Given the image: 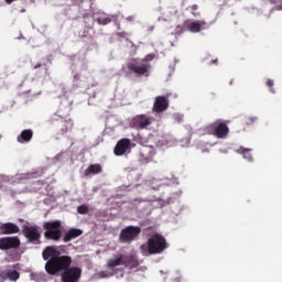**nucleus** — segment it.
Returning <instances> with one entry per match:
<instances>
[{
	"label": "nucleus",
	"instance_id": "nucleus-1",
	"mask_svg": "<svg viewBox=\"0 0 282 282\" xmlns=\"http://www.w3.org/2000/svg\"><path fill=\"white\" fill-rule=\"evenodd\" d=\"M42 257L44 261H46L45 270L47 274H51L52 276L65 272L72 267V257L62 256L61 251L54 246L46 247L42 252Z\"/></svg>",
	"mask_w": 282,
	"mask_h": 282
},
{
	"label": "nucleus",
	"instance_id": "nucleus-2",
	"mask_svg": "<svg viewBox=\"0 0 282 282\" xmlns=\"http://www.w3.org/2000/svg\"><path fill=\"white\" fill-rule=\"evenodd\" d=\"M166 248V238L160 234H154L148 239L147 243L140 246L143 257H150V254H162Z\"/></svg>",
	"mask_w": 282,
	"mask_h": 282
},
{
	"label": "nucleus",
	"instance_id": "nucleus-3",
	"mask_svg": "<svg viewBox=\"0 0 282 282\" xmlns=\"http://www.w3.org/2000/svg\"><path fill=\"white\" fill-rule=\"evenodd\" d=\"M51 122H56V127L59 129V133H62V135L69 133V131L74 129V120L69 118L68 112L63 115V110H58L51 119Z\"/></svg>",
	"mask_w": 282,
	"mask_h": 282
},
{
	"label": "nucleus",
	"instance_id": "nucleus-4",
	"mask_svg": "<svg viewBox=\"0 0 282 282\" xmlns=\"http://www.w3.org/2000/svg\"><path fill=\"white\" fill-rule=\"evenodd\" d=\"M43 228L45 230V239L61 241V237H63V230H61V228H63V223H61V220L46 221L44 223Z\"/></svg>",
	"mask_w": 282,
	"mask_h": 282
},
{
	"label": "nucleus",
	"instance_id": "nucleus-5",
	"mask_svg": "<svg viewBox=\"0 0 282 282\" xmlns=\"http://www.w3.org/2000/svg\"><path fill=\"white\" fill-rule=\"evenodd\" d=\"M207 131L210 135H215V138L224 139L230 133V128H228L227 122L217 120L207 127Z\"/></svg>",
	"mask_w": 282,
	"mask_h": 282
},
{
	"label": "nucleus",
	"instance_id": "nucleus-6",
	"mask_svg": "<svg viewBox=\"0 0 282 282\" xmlns=\"http://www.w3.org/2000/svg\"><path fill=\"white\" fill-rule=\"evenodd\" d=\"M141 232L142 228L139 226H128L121 230L119 241L121 243H131L132 241H135L138 237H140Z\"/></svg>",
	"mask_w": 282,
	"mask_h": 282
},
{
	"label": "nucleus",
	"instance_id": "nucleus-7",
	"mask_svg": "<svg viewBox=\"0 0 282 282\" xmlns=\"http://www.w3.org/2000/svg\"><path fill=\"white\" fill-rule=\"evenodd\" d=\"M128 69L135 74V76H149L151 64L144 63V61L132 59L128 63Z\"/></svg>",
	"mask_w": 282,
	"mask_h": 282
},
{
	"label": "nucleus",
	"instance_id": "nucleus-8",
	"mask_svg": "<svg viewBox=\"0 0 282 282\" xmlns=\"http://www.w3.org/2000/svg\"><path fill=\"white\" fill-rule=\"evenodd\" d=\"M22 235L28 239L29 243L39 246L41 243V232H39V227L23 225Z\"/></svg>",
	"mask_w": 282,
	"mask_h": 282
},
{
	"label": "nucleus",
	"instance_id": "nucleus-9",
	"mask_svg": "<svg viewBox=\"0 0 282 282\" xmlns=\"http://www.w3.org/2000/svg\"><path fill=\"white\" fill-rule=\"evenodd\" d=\"M83 275V269L79 267H68L62 273V282H78Z\"/></svg>",
	"mask_w": 282,
	"mask_h": 282
},
{
	"label": "nucleus",
	"instance_id": "nucleus-10",
	"mask_svg": "<svg viewBox=\"0 0 282 282\" xmlns=\"http://www.w3.org/2000/svg\"><path fill=\"white\" fill-rule=\"evenodd\" d=\"M153 122V118L147 116V115H137L134 116L131 121L130 126L132 129H147L148 127H151Z\"/></svg>",
	"mask_w": 282,
	"mask_h": 282
},
{
	"label": "nucleus",
	"instance_id": "nucleus-11",
	"mask_svg": "<svg viewBox=\"0 0 282 282\" xmlns=\"http://www.w3.org/2000/svg\"><path fill=\"white\" fill-rule=\"evenodd\" d=\"M169 96H158L154 99L152 111H154V113H164V111L169 109Z\"/></svg>",
	"mask_w": 282,
	"mask_h": 282
},
{
	"label": "nucleus",
	"instance_id": "nucleus-12",
	"mask_svg": "<svg viewBox=\"0 0 282 282\" xmlns=\"http://www.w3.org/2000/svg\"><path fill=\"white\" fill-rule=\"evenodd\" d=\"M21 246L19 237H3L0 238V250H12Z\"/></svg>",
	"mask_w": 282,
	"mask_h": 282
},
{
	"label": "nucleus",
	"instance_id": "nucleus-13",
	"mask_svg": "<svg viewBox=\"0 0 282 282\" xmlns=\"http://www.w3.org/2000/svg\"><path fill=\"white\" fill-rule=\"evenodd\" d=\"M206 28V21L198 20V21H191L186 20L183 25V30H187L188 32H192V34H197L202 30Z\"/></svg>",
	"mask_w": 282,
	"mask_h": 282
},
{
	"label": "nucleus",
	"instance_id": "nucleus-14",
	"mask_svg": "<svg viewBox=\"0 0 282 282\" xmlns=\"http://www.w3.org/2000/svg\"><path fill=\"white\" fill-rule=\"evenodd\" d=\"M129 149H131V140L129 139H121L117 142L115 149H113V153L115 155H124L127 153V151H129Z\"/></svg>",
	"mask_w": 282,
	"mask_h": 282
},
{
	"label": "nucleus",
	"instance_id": "nucleus-15",
	"mask_svg": "<svg viewBox=\"0 0 282 282\" xmlns=\"http://www.w3.org/2000/svg\"><path fill=\"white\" fill-rule=\"evenodd\" d=\"M155 156V148L152 145H143L140 149V158L143 162H153V158Z\"/></svg>",
	"mask_w": 282,
	"mask_h": 282
},
{
	"label": "nucleus",
	"instance_id": "nucleus-16",
	"mask_svg": "<svg viewBox=\"0 0 282 282\" xmlns=\"http://www.w3.org/2000/svg\"><path fill=\"white\" fill-rule=\"evenodd\" d=\"M1 235H17L21 232V228L14 223H3L0 225Z\"/></svg>",
	"mask_w": 282,
	"mask_h": 282
},
{
	"label": "nucleus",
	"instance_id": "nucleus-17",
	"mask_svg": "<svg viewBox=\"0 0 282 282\" xmlns=\"http://www.w3.org/2000/svg\"><path fill=\"white\" fill-rule=\"evenodd\" d=\"M1 279L9 281H19V279H21V273H19V271L17 270L4 269L0 271V282Z\"/></svg>",
	"mask_w": 282,
	"mask_h": 282
},
{
	"label": "nucleus",
	"instance_id": "nucleus-18",
	"mask_svg": "<svg viewBox=\"0 0 282 282\" xmlns=\"http://www.w3.org/2000/svg\"><path fill=\"white\" fill-rule=\"evenodd\" d=\"M34 138V131L32 129L22 130L21 133L17 137V142L19 144H28L32 142Z\"/></svg>",
	"mask_w": 282,
	"mask_h": 282
},
{
	"label": "nucleus",
	"instance_id": "nucleus-19",
	"mask_svg": "<svg viewBox=\"0 0 282 282\" xmlns=\"http://www.w3.org/2000/svg\"><path fill=\"white\" fill-rule=\"evenodd\" d=\"M83 235V230L76 229V228H70L64 236L63 241L64 243H69L72 239H76Z\"/></svg>",
	"mask_w": 282,
	"mask_h": 282
},
{
	"label": "nucleus",
	"instance_id": "nucleus-20",
	"mask_svg": "<svg viewBox=\"0 0 282 282\" xmlns=\"http://www.w3.org/2000/svg\"><path fill=\"white\" fill-rule=\"evenodd\" d=\"M123 265L124 268L133 270L134 268H138L140 265V262L138 261V258H135V256H123Z\"/></svg>",
	"mask_w": 282,
	"mask_h": 282
},
{
	"label": "nucleus",
	"instance_id": "nucleus-21",
	"mask_svg": "<svg viewBox=\"0 0 282 282\" xmlns=\"http://www.w3.org/2000/svg\"><path fill=\"white\" fill-rule=\"evenodd\" d=\"M118 265H124V254H117L107 262L108 268H118Z\"/></svg>",
	"mask_w": 282,
	"mask_h": 282
},
{
	"label": "nucleus",
	"instance_id": "nucleus-22",
	"mask_svg": "<svg viewBox=\"0 0 282 282\" xmlns=\"http://www.w3.org/2000/svg\"><path fill=\"white\" fill-rule=\"evenodd\" d=\"M100 173H102V165H100V164H91V165H89L86 170H85V172H84V175L86 176V177H89V175H98V174H100Z\"/></svg>",
	"mask_w": 282,
	"mask_h": 282
},
{
	"label": "nucleus",
	"instance_id": "nucleus-23",
	"mask_svg": "<svg viewBox=\"0 0 282 282\" xmlns=\"http://www.w3.org/2000/svg\"><path fill=\"white\" fill-rule=\"evenodd\" d=\"M237 153L242 155L245 160H248L249 162H252V149L240 147L237 150Z\"/></svg>",
	"mask_w": 282,
	"mask_h": 282
},
{
	"label": "nucleus",
	"instance_id": "nucleus-24",
	"mask_svg": "<svg viewBox=\"0 0 282 282\" xmlns=\"http://www.w3.org/2000/svg\"><path fill=\"white\" fill-rule=\"evenodd\" d=\"M241 122H242L243 127H252V124H254V122H257V117L246 116L242 118Z\"/></svg>",
	"mask_w": 282,
	"mask_h": 282
},
{
	"label": "nucleus",
	"instance_id": "nucleus-25",
	"mask_svg": "<svg viewBox=\"0 0 282 282\" xmlns=\"http://www.w3.org/2000/svg\"><path fill=\"white\" fill-rule=\"evenodd\" d=\"M97 23L99 25H109V23H111V18H109L107 15H101V17L97 18Z\"/></svg>",
	"mask_w": 282,
	"mask_h": 282
},
{
	"label": "nucleus",
	"instance_id": "nucleus-26",
	"mask_svg": "<svg viewBox=\"0 0 282 282\" xmlns=\"http://www.w3.org/2000/svg\"><path fill=\"white\" fill-rule=\"evenodd\" d=\"M77 213H79V215H87L89 213V207H87V205H80L77 208Z\"/></svg>",
	"mask_w": 282,
	"mask_h": 282
},
{
	"label": "nucleus",
	"instance_id": "nucleus-27",
	"mask_svg": "<svg viewBox=\"0 0 282 282\" xmlns=\"http://www.w3.org/2000/svg\"><path fill=\"white\" fill-rule=\"evenodd\" d=\"M265 85H267V87H269V91L271 93V94H276V91L274 90V80H272V79H267V82H265Z\"/></svg>",
	"mask_w": 282,
	"mask_h": 282
},
{
	"label": "nucleus",
	"instance_id": "nucleus-28",
	"mask_svg": "<svg viewBox=\"0 0 282 282\" xmlns=\"http://www.w3.org/2000/svg\"><path fill=\"white\" fill-rule=\"evenodd\" d=\"M198 9H199V7L197 4H193L191 7L193 17H199V12H197Z\"/></svg>",
	"mask_w": 282,
	"mask_h": 282
},
{
	"label": "nucleus",
	"instance_id": "nucleus-29",
	"mask_svg": "<svg viewBox=\"0 0 282 282\" xmlns=\"http://www.w3.org/2000/svg\"><path fill=\"white\" fill-rule=\"evenodd\" d=\"M155 58V55L154 54H149V55H147L143 59H141V61H143V63H149V62H151V61H153Z\"/></svg>",
	"mask_w": 282,
	"mask_h": 282
},
{
	"label": "nucleus",
	"instance_id": "nucleus-30",
	"mask_svg": "<svg viewBox=\"0 0 282 282\" xmlns=\"http://www.w3.org/2000/svg\"><path fill=\"white\" fill-rule=\"evenodd\" d=\"M41 67H45V72H47V65L46 64H41V63H37L33 66V69H39Z\"/></svg>",
	"mask_w": 282,
	"mask_h": 282
},
{
	"label": "nucleus",
	"instance_id": "nucleus-31",
	"mask_svg": "<svg viewBox=\"0 0 282 282\" xmlns=\"http://www.w3.org/2000/svg\"><path fill=\"white\" fill-rule=\"evenodd\" d=\"M87 34H89V28H85V29H84V33H83V35H82V39L87 37Z\"/></svg>",
	"mask_w": 282,
	"mask_h": 282
},
{
	"label": "nucleus",
	"instance_id": "nucleus-32",
	"mask_svg": "<svg viewBox=\"0 0 282 282\" xmlns=\"http://www.w3.org/2000/svg\"><path fill=\"white\" fill-rule=\"evenodd\" d=\"M117 36L124 39V36H127V32H119V33H117Z\"/></svg>",
	"mask_w": 282,
	"mask_h": 282
},
{
	"label": "nucleus",
	"instance_id": "nucleus-33",
	"mask_svg": "<svg viewBox=\"0 0 282 282\" xmlns=\"http://www.w3.org/2000/svg\"><path fill=\"white\" fill-rule=\"evenodd\" d=\"M74 80H80V74H75L74 75Z\"/></svg>",
	"mask_w": 282,
	"mask_h": 282
},
{
	"label": "nucleus",
	"instance_id": "nucleus-34",
	"mask_svg": "<svg viewBox=\"0 0 282 282\" xmlns=\"http://www.w3.org/2000/svg\"><path fill=\"white\" fill-rule=\"evenodd\" d=\"M182 281H184V279L182 276H178V278L174 279L173 282H182Z\"/></svg>",
	"mask_w": 282,
	"mask_h": 282
},
{
	"label": "nucleus",
	"instance_id": "nucleus-35",
	"mask_svg": "<svg viewBox=\"0 0 282 282\" xmlns=\"http://www.w3.org/2000/svg\"><path fill=\"white\" fill-rule=\"evenodd\" d=\"M217 63H218V59L216 58V59H213V61H212L210 65H213V64H214V65H217Z\"/></svg>",
	"mask_w": 282,
	"mask_h": 282
},
{
	"label": "nucleus",
	"instance_id": "nucleus-36",
	"mask_svg": "<svg viewBox=\"0 0 282 282\" xmlns=\"http://www.w3.org/2000/svg\"><path fill=\"white\" fill-rule=\"evenodd\" d=\"M275 10H282V4L276 6Z\"/></svg>",
	"mask_w": 282,
	"mask_h": 282
},
{
	"label": "nucleus",
	"instance_id": "nucleus-37",
	"mask_svg": "<svg viewBox=\"0 0 282 282\" xmlns=\"http://www.w3.org/2000/svg\"><path fill=\"white\" fill-rule=\"evenodd\" d=\"M89 41H90V43H93V44L95 43V42H94V37H93L91 35H89Z\"/></svg>",
	"mask_w": 282,
	"mask_h": 282
},
{
	"label": "nucleus",
	"instance_id": "nucleus-38",
	"mask_svg": "<svg viewBox=\"0 0 282 282\" xmlns=\"http://www.w3.org/2000/svg\"><path fill=\"white\" fill-rule=\"evenodd\" d=\"M270 3H276V0H269Z\"/></svg>",
	"mask_w": 282,
	"mask_h": 282
},
{
	"label": "nucleus",
	"instance_id": "nucleus-39",
	"mask_svg": "<svg viewBox=\"0 0 282 282\" xmlns=\"http://www.w3.org/2000/svg\"><path fill=\"white\" fill-rule=\"evenodd\" d=\"M128 21H133V18H132V17H129V18H128Z\"/></svg>",
	"mask_w": 282,
	"mask_h": 282
},
{
	"label": "nucleus",
	"instance_id": "nucleus-40",
	"mask_svg": "<svg viewBox=\"0 0 282 282\" xmlns=\"http://www.w3.org/2000/svg\"><path fill=\"white\" fill-rule=\"evenodd\" d=\"M117 30H120V23H117Z\"/></svg>",
	"mask_w": 282,
	"mask_h": 282
},
{
	"label": "nucleus",
	"instance_id": "nucleus-41",
	"mask_svg": "<svg viewBox=\"0 0 282 282\" xmlns=\"http://www.w3.org/2000/svg\"><path fill=\"white\" fill-rule=\"evenodd\" d=\"M1 232H2V231H1V229H0V235H2Z\"/></svg>",
	"mask_w": 282,
	"mask_h": 282
}]
</instances>
